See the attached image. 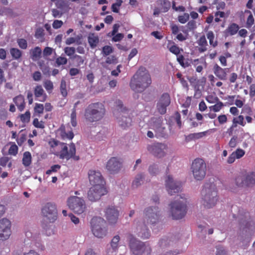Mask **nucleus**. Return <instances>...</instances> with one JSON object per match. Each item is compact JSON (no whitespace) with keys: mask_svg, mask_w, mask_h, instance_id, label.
<instances>
[{"mask_svg":"<svg viewBox=\"0 0 255 255\" xmlns=\"http://www.w3.org/2000/svg\"><path fill=\"white\" fill-rule=\"evenodd\" d=\"M159 217V211L157 207H148L144 211V216L142 224H139L136 227L137 236L142 239H146L150 236L147 226L155 224Z\"/></svg>","mask_w":255,"mask_h":255,"instance_id":"nucleus-1","label":"nucleus"},{"mask_svg":"<svg viewBox=\"0 0 255 255\" xmlns=\"http://www.w3.org/2000/svg\"><path fill=\"white\" fill-rule=\"evenodd\" d=\"M151 83L148 71L145 67H140L131 78L129 86L134 92L141 93L149 87Z\"/></svg>","mask_w":255,"mask_h":255,"instance_id":"nucleus-2","label":"nucleus"},{"mask_svg":"<svg viewBox=\"0 0 255 255\" xmlns=\"http://www.w3.org/2000/svg\"><path fill=\"white\" fill-rule=\"evenodd\" d=\"M51 147H56L59 151L54 153V154L59 157L61 159L69 160L71 158L74 160H78L80 158L79 156L76 155V146L74 143L72 142L69 145V149L67 144L64 142H61L58 141L53 140L49 142Z\"/></svg>","mask_w":255,"mask_h":255,"instance_id":"nucleus-3","label":"nucleus"},{"mask_svg":"<svg viewBox=\"0 0 255 255\" xmlns=\"http://www.w3.org/2000/svg\"><path fill=\"white\" fill-rule=\"evenodd\" d=\"M104 105L100 102L90 104L85 109L84 117L86 122L93 123L101 121L105 115Z\"/></svg>","mask_w":255,"mask_h":255,"instance_id":"nucleus-4","label":"nucleus"},{"mask_svg":"<svg viewBox=\"0 0 255 255\" xmlns=\"http://www.w3.org/2000/svg\"><path fill=\"white\" fill-rule=\"evenodd\" d=\"M201 203L205 208L210 209L215 206L218 201V196L214 185L206 183L201 192Z\"/></svg>","mask_w":255,"mask_h":255,"instance_id":"nucleus-5","label":"nucleus"},{"mask_svg":"<svg viewBox=\"0 0 255 255\" xmlns=\"http://www.w3.org/2000/svg\"><path fill=\"white\" fill-rule=\"evenodd\" d=\"M186 198L185 195H178L176 200L170 204V211L173 219L178 220L185 216L187 212Z\"/></svg>","mask_w":255,"mask_h":255,"instance_id":"nucleus-6","label":"nucleus"},{"mask_svg":"<svg viewBox=\"0 0 255 255\" xmlns=\"http://www.w3.org/2000/svg\"><path fill=\"white\" fill-rule=\"evenodd\" d=\"M129 247L131 252L134 255H150L151 248L146 243L137 240L131 234L128 236Z\"/></svg>","mask_w":255,"mask_h":255,"instance_id":"nucleus-7","label":"nucleus"},{"mask_svg":"<svg viewBox=\"0 0 255 255\" xmlns=\"http://www.w3.org/2000/svg\"><path fill=\"white\" fill-rule=\"evenodd\" d=\"M191 170L194 179L201 181L205 178L206 174V163L203 159L197 158L192 161Z\"/></svg>","mask_w":255,"mask_h":255,"instance_id":"nucleus-8","label":"nucleus"},{"mask_svg":"<svg viewBox=\"0 0 255 255\" xmlns=\"http://www.w3.org/2000/svg\"><path fill=\"white\" fill-rule=\"evenodd\" d=\"M105 220L99 217H94L91 221V230L93 235L98 238H103L106 236L107 229L105 227Z\"/></svg>","mask_w":255,"mask_h":255,"instance_id":"nucleus-9","label":"nucleus"},{"mask_svg":"<svg viewBox=\"0 0 255 255\" xmlns=\"http://www.w3.org/2000/svg\"><path fill=\"white\" fill-rule=\"evenodd\" d=\"M67 202L69 208L76 214H81L86 210V203L82 198L71 196L68 199Z\"/></svg>","mask_w":255,"mask_h":255,"instance_id":"nucleus-10","label":"nucleus"},{"mask_svg":"<svg viewBox=\"0 0 255 255\" xmlns=\"http://www.w3.org/2000/svg\"><path fill=\"white\" fill-rule=\"evenodd\" d=\"M41 213L49 223H54L57 219V210L54 203H46L41 209Z\"/></svg>","mask_w":255,"mask_h":255,"instance_id":"nucleus-11","label":"nucleus"},{"mask_svg":"<svg viewBox=\"0 0 255 255\" xmlns=\"http://www.w3.org/2000/svg\"><path fill=\"white\" fill-rule=\"evenodd\" d=\"M108 190L105 186H92L87 193V197L91 202H96L107 194Z\"/></svg>","mask_w":255,"mask_h":255,"instance_id":"nucleus-12","label":"nucleus"},{"mask_svg":"<svg viewBox=\"0 0 255 255\" xmlns=\"http://www.w3.org/2000/svg\"><path fill=\"white\" fill-rule=\"evenodd\" d=\"M165 185L168 193L171 195L181 191V182L174 181L170 175L167 176Z\"/></svg>","mask_w":255,"mask_h":255,"instance_id":"nucleus-13","label":"nucleus"},{"mask_svg":"<svg viewBox=\"0 0 255 255\" xmlns=\"http://www.w3.org/2000/svg\"><path fill=\"white\" fill-rule=\"evenodd\" d=\"M173 43V44L170 47L168 46L169 51L177 56V61L182 67H188L190 65L188 59H185L183 55L179 54L183 49L179 48L174 42Z\"/></svg>","mask_w":255,"mask_h":255,"instance_id":"nucleus-14","label":"nucleus"},{"mask_svg":"<svg viewBox=\"0 0 255 255\" xmlns=\"http://www.w3.org/2000/svg\"><path fill=\"white\" fill-rule=\"evenodd\" d=\"M171 103L170 95L167 93H163L160 97L157 104L156 109L161 115H164L166 113L167 107Z\"/></svg>","mask_w":255,"mask_h":255,"instance_id":"nucleus-15","label":"nucleus"},{"mask_svg":"<svg viewBox=\"0 0 255 255\" xmlns=\"http://www.w3.org/2000/svg\"><path fill=\"white\" fill-rule=\"evenodd\" d=\"M167 146L166 144L160 143L148 145L147 147L148 151L158 158H161L165 156V150L167 149Z\"/></svg>","mask_w":255,"mask_h":255,"instance_id":"nucleus-16","label":"nucleus"},{"mask_svg":"<svg viewBox=\"0 0 255 255\" xmlns=\"http://www.w3.org/2000/svg\"><path fill=\"white\" fill-rule=\"evenodd\" d=\"M88 177L92 186H105V181L100 171L90 170L88 172Z\"/></svg>","mask_w":255,"mask_h":255,"instance_id":"nucleus-17","label":"nucleus"},{"mask_svg":"<svg viewBox=\"0 0 255 255\" xmlns=\"http://www.w3.org/2000/svg\"><path fill=\"white\" fill-rule=\"evenodd\" d=\"M11 222L6 219L0 220V240L7 239L11 234Z\"/></svg>","mask_w":255,"mask_h":255,"instance_id":"nucleus-18","label":"nucleus"},{"mask_svg":"<svg viewBox=\"0 0 255 255\" xmlns=\"http://www.w3.org/2000/svg\"><path fill=\"white\" fill-rule=\"evenodd\" d=\"M105 215L109 224H114L118 221L119 212L116 207L111 206L106 209Z\"/></svg>","mask_w":255,"mask_h":255,"instance_id":"nucleus-19","label":"nucleus"},{"mask_svg":"<svg viewBox=\"0 0 255 255\" xmlns=\"http://www.w3.org/2000/svg\"><path fill=\"white\" fill-rule=\"evenodd\" d=\"M122 163L117 157H112L107 162L106 168L111 173L118 172L121 167Z\"/></svg>","mask_w":255,"mask_h":255,"instance_id":"nucleus-20","label":"nucleus"},{"mask_svg":"<svg viewBox=\"0 0 255 255\" xmlns=\"http://www.w3.org/2000/svg\"><path fill=\"white\" fill-rule=\"evenodd\" d=\"M229 70V68H223L217 64H215L213 68V71L215 75L219 79L223 81L227 80V75Z\"/></svg>","mask_w":255,"mask_h":255,"instance_id":"nucleus-21","label":"nucleus"},{"mask_svg":"<svg viewBox=\"0 0 255 255\" xmlns=\"http://www.w3.org/2000/svg\"><path fill=\"white\" fill-rule=\"evenodd\" d=\"M58 130L60 132L61 138L63 140H71L74 137V133L71 129L69 125L66 126L63 125H61Z\"/></svg>","mask_w":255,"mask_h":255,"instance_id":"nucleus-22","label":"nucleus"},{"mask_svg":"<svg viewBox=\"0 0 255 255\" xmlns=\"http://www.w3.org/2000/svg\"><path fill=\"white\" fill-rule=\"evenodd\" d=\"M162 118L161 117L152 118L149 122L150 128L155 131L159 130L161 128Z\"/></svg>","mask_w":255,"mask_h":255,"instance_id":"nucleus-23","label":"nucleus"},{"mask_svg":"<svg viewBox=\"0 0 255 255\" xmlns=\"http://www.w3.org/2000/svg\"><path fill=\"white\" fill-rule=\"evenodd\" d=\"M124 114H125V113L120 114L121 117L119 118L118 122L119 125L123 128L125 129L131 125L132 120L130 117H127Z\"/></svg>","mask_w":255,"mask_h":255,"instance_id":"nucleus-24","label":"nucleus"},{"mask_svg":"<svg viewBox=\"0 0 255 255\" xmlns=\"http://www.w3.org/2000/svg\"><path fill=\"white\" fill-rule=\"evenodd\" d=\"M197 43L199 46L198 50L200 53H203L207 50L208 42L206 37L203 35L197 40Z\"/></svg>","mask_w":255,"mask_h":255,"instance_id":"nucleus-25","label":"nucleus"},{"mask_svg":"<svg viewBox=\"0 0 255 255\" xmlns=\"http://www.w3.org/2000/svg\"><path fill=\"white\" fill-rule=\"evenodd\" d=\"M13 101L19 111L21 112L24 110L25 103L23 96L21 95H18L13 98Z\"/></svg>","mask_w":255,"mask_h":255,"instance_id":"nucleus-26","label":"nucleus"},{"mask_svg":"<svg viewBox=\"0 0 255 255\" xmlns=\"http://www.w3.org/2000/svg\"><path fill=\"white\" fill-rule=\"evenodd\" d=\"M245 175V187H252L255 185V172H252Z\"/></svg>","mask_w":255,"mask_h":255,"instance_id":"nucleus-27","label":"nucleus"},{"mask_svg":"<svg viewBox=\"0 0 255 255\" xmlns=\"http://www.w3.org/2000/svg\"><path fill=\"white\" fill-rule=\"evenodd\" d=\"M35 97L37 98L42 97V99H39V101L43 102L45 101L46 95L44 93V91L41 85H37L35 87L34 90Z\"/></svg>","mask_w":255,"mask_h":255,"instance_id":"nucleus-28","label":"nucleus"},{"mask_svg":"<svg viewBox=\"0 0 255 255\" xmlns=\"http://www.w3.org/2000/svg\"><path fill=\"white\" fill-rule=\"evenodd\" d=\"M239 29V25L235 23H233L229 25L228 28L225 30V33L227 36H232L236 34Z\"/></svg>","mask_w":255,"mask_h":255,"instance_id":"nucleus-29","label":"nucleus"},{"mask_svg":"<svg viewBox=\"0 0 255 255\" xmlns=\"http://www.w3.org/2000/svg\"><path fill=\"white\" fill-rule=\"evenodd\" d=\"M30 53L31 58L35 61L38 60L41 57L42 51L39 47L37 46L31 49Z\"/></svg>","mask_w":255,"mask_h":255,"instance_id":"nucleus-30","label":"nucleus"},{"mask_svg":"<svg viewBox=\"0 0 255 255\" xmlns=\"http://www.w3.org/2000/svg\"><path fill=\"white\" fill-rule=\"evenodd\" d=\"M236 185L238 187H245V175L241 173L236 176L235 179Z\"/></svg>","mask_w":255,"mask_h":255,"instance_id":"nucleus-31","label":"nucleus"},{"mask_svg":"<svg viewBox=\"0 0 255 255\" xmlns=\"http://www.w3.org/2000/svg\"><path fill=\"white\" fill-rule=\"evenodd\" d=\"M207 37L209 41L210 45L213 48H215L218 45V41L215 40V35L212 31H209L207 33Z\"/></svg>","mask_w":255,"mask_h":255,"instance_id":"nucleus-32","label":"nucleus"},{"mask_svg":"<svg viewBox=\"0 0 255 255\" xmlns=\"http://www.w3.org/2000/svg\"><path fill=\"white\" fill-rule=\"evenodd\" d=\"M215 100L216 101H217L216 104L214 105L210 106L209 109L211 111H213L214 112H218L222 109L224 105L223 102L219 101V99L218 97H216Z\"/></svg>","mask_w":255,"mask_h":255,"instance_id":"nucleus-33","label":"nucleus"},{"mask_svg":"<svg viewBox=\"0 0 255 255\" xmlns=\"http://www.w3.org/2000/svg\"><path fill=\"white\" fill-rule=\"evenodd\" d=\"M144 178V175L141 174H137L135 177L134 180L132 182V187L134 188H137L139 186L141 185L143 183V179Z\"/></svg>","mask_w":255,"mask_h":255,"instance_id":"nucleus-34","label":"nucleus"},{"mask_svg":"<svg viewBox=\"0 0 255 255\" xmlns=\"http://www.w3.org/2000/svg\"><path fill=\"white\" fill-rule=\"evenodd\" d=\"M88 42L90 47L92 48L96 47L99 43V38L94 34L90 35L88 37Z\"/></svg>","mask_w":255,"mask_h":255,"instance_id":"nucleus-35","label":"nucleus"},{"mask_svg":"<svg viewBox=\"0 0 255 255\" xmlns=\"http://www.w3.org/2000/svg\"><path fill=\"white\" fill-rule=\"evenodd\" d=\"M31 163V155L29 151H25L23 153L22 164L25 166H28Z\"/></svg>","mask_w":255,"mask_h":255,"instance_id":"nucleus-36","label":"nucleus"},{"mask_svg":"<svg viewBox=\"0 0 255 255\" xmlns=\"http://www.w3.org/2000/svg\"><path fill=\"white\" fill-rule=\"evenodd\" d=\"M159 1L161 12H167L171 7L170 2L168 0H160Z\"/></svg>","mask_w":255,"mask_h":255,"instance_id":"nucleus-37","label":"nucleus"},{"mask_svg":"<svg viewBox=\"0 0 255 255\" xmlns=\"http://www.w3.org/2000/svg\"><path fill=\"white\" fill-rule=\"evenodd\" d=\"M10 53L12 57L15 60L19 59L22 56V52L16 48H10Z\"/></svg>","mask_w":255,"mask_h":255,"instance_id":"nucleus-38","label":"nucleus"},{"mask_svg":"<svg viewBox=\"0 0 255 255\" xmlns=\"http://www.w3.org/2000/svg\"><path fill=\"white\" fill-rule=\"evenodd\" d=\"M60 90L61 95L63 97L66 98L67 96V91L66 89V81L64 79H62L61 81Z\"/></svg>","mask_w":255,"mask_h":255,"instance_id":"nucleus-39","label":"nucleus"},{"mask_svg":"<svg viewBox=\"0 0 255 255\" xmlns=\"http://www.w3.org/2000/svg\"><path fill=\"white\" fill-rule=\"evenodd\" d=\"M44 110V106L42 104L35 103L34 108V114L37 116H39L43 113Z\"/></svg>","mask_w":255,"mask_h":255,"instance_id":"nucleus-40","label":"nucleus"},{"mask_svg":"<svg viewBox=\"0 0 255 255\" xmlns=\"http://www.w3.org/2000/svg\"><path fill=\"white\" fill-rule=\"evenodd\" d=\"M233 122L235 126L239 124L243 127H244L246 124V122H244V118L242 115H240L237 118H234Z\"/></svg>","mask_w":255,"mask_h":255,"instance_id":"nucleus-41","label":"nucleus"},{"mask_svg":"<svg viewBox=\"0 0 255 255\" xmlns=\"http://www.w3.org/2000/svg\"><path fill=\"white\" fill-rule=\"evenodd\" d=\"M73 59L74 60L77 67H80L81 65H83L85 60V58H83L78 55H74Z\"/></svg>","mask_w":255,"mask_h":255,"instance_id":"nucleus-42","label":"nucleus"},{"mask_svg":"<svg viewBox=\"0 0 255 255\" xmlns=\"http://www.w3.org/2000/svg\"><path fill=\"white\" fill-rule=\"evenodd\" d=\"M120 240L119 236L117 235L114 237L111 242V246L114 251H116L119 245V242Z\"/></svg>","mask_w":255,"mask_h":255,"instance_id":"nucleus-43","label":"nucleus"},{"mask_svg":"<svg viewBox=\"0 0 255 255\" xmlns=\"http://www.w3.org/2000/svg\"><path fill=\"white\" fill-rule=\"evenodd\" d=\"M30 113L29 111H27L24 114L19 116L20 119L22 123H27L30 121Z\"/></svg>","mask_w":255,"mask_h":255,"instance_id":"nucleus-44","label":"nucleus"},{"mask_svg":"<svg viewBox=\"0 0 255 255\" xmlns=\"http://www.w3.org/2000/svg\"><path fill=\"white\" fill-rule=\"evenodd\" d=\"M38 65L39 66L40 69L42 71L43 74L44 75H49L50 73V69L48 66L45 65L44 64L43 61H40L38 62Z\"/></svg>","mask_w":255,"mask_h":255,"instance_id":"nucleus-45","label":"nucleus"},{"mask_svg":"<svg viewBox=\"0 0 255 255\" xmlns=\"http://www.w3.org/2000/svg\"><path fill=\"white\" fill-rule=\"evenodd\" d=\"M33 125L38 128L43 129L45 128V123L42 121H39L37 118H35L33 120Z\"/></svg>","mask_w":255,"mask_h":255,"instance_id":"nucleus-46","label":"nucleus"},{"mask_svg":"<svg viewBox=\"0 0 255 255\" xmlns=\"http://www.w3.org/2000/svg\"><path fill=\"white\" fill-rule=\"evenodd\" d=\"M148 172L152 176L156 175L158 172V168L157 164L150 165L148 168Z\"/></svg>","mask_w":255,"mask_h":255,"instance_id":"nucleus-47","label":"nucleus"},{"mask_svg":"<svg viewBox=\"0 0 255 255\" xmlns=\"http://www.w3.org/2000/svg\"><path fill=\"white\" fill-rule=\"evenodd\" d=\"M43 86L48 93H51L54 87L53 83L49 80H46L44 82Z\"/></svg>","mask_w":255,"mask_h":255,"instance_id":"nucleus-48","label":"nucleus"},{"mask_svg":"<svg viewBox=\"0 0 255 255\" xmlns=\"http://www.w3.org/2000/svg\"><path fill=\"white\" fill-rule=\"evenodd\" d=\"M189 19V14L188 13H184L182 15L178 16V21L182 23H185Z\"/></svg>","mask_w":255,"mask_h":255,"instance_id":"nucleus-49","label":"nucleus"},{"mask_svg":"<svg viewBox=\"0 0 255 255\" xmlns=\"http://www.w3.org/2000/svg\"><path fill=\"white\" fill-rule=\"evenodd\" d=\"M18 147L15 143H12L8 149V153L10 155H16L18 152Z\"/></svg>","mask_w":255,"mask_h":255,"instance_id":"nucleus-50","label":"nucleus"},{"mask_svg":"<svg viewBox=\"0 0 255 255\" xmlns=\"http://www.w3.org/2000/svg\"><path fill=\"white\" fill-rule=\"evenodd\" d=\"M17 43L19 47L22 49H26L27 47V41L23 38H19L17 40Z\"/></svg>","mask_w":255,"mask_h":255,"instance_id":"nucleus-51","label":"nucleus"},{"mask_svg":"<svg viewBox=\"0 0 255 255\" xmlns=\"http://www.w3.org/2000/svg\"><path fill=\"white\" fill-rule=\"evenodd\" d=\"M255 23V19L252 14L249 15L246 21V27L247 28H251Z\"/></svg>","mask_w":255,"mask_h":255,"instance_id":"nucleus-52","label":"nucleus"},{"mask_svg":"<svg viewBox=\"0 0 255 255\" xmlns=\"http://www.w3.org/2000/svg\"><path fill=\"white\" fill-rule=\"evenodd\" d=\"M186 27L188 31L194 30L197 27L196 21L194 20H190L187 23Z\"/></svg>","mask_w":255,"mask_h":255,"instance_id":"nucleus-53","label":"nucleus"},{"mask_svg":"<svg viewBox=\"0 0 255 255\" xmlns=\"http://www.w3.org/2000/svg\"><path fill=\"white\" fill-rule=\"evenodd\" d=\"M61 168V166L59 164H55L51 166L50 168L47 170L46 172V174L50 175L52 172H56L59 170Z\"/></svg>","mask_w":255,"mask_h":255,"instance_id":"nucleus-54","label":"nucleus"},{"mask_svg":"<svg viewBox=\"0 0 255 255\" xmlns=\"http://www.w3.org/2000/svg\"><path fill=\"white\" fill-rule=\"evenodd\" d=\"M113 49L110 46L106 45L103 47L102 53L104 56H108L110 53H112Z\"/></svg>","mask_w":255,"mask_h":255,"instance_id":"nucleus-55","label":"nucleus"},{"mask_svg":"<svg viewBox=\"0 0 255 255\" xmlns=\"http://www.w3.org/2000/svg\"><path fill=\"white\" fill-rule=\"evenodd\" d=\"M56 63L58 66L65 65L67 63V59L65 57L60 56L56 58Z\"/></svg>","mask_w":255,"mask_h":255,"instance_id":"nucleus-56","label":"nucleus"},{"mask_svg":"<svg viewBox=\"0 0 255 255\" xmlns=\"http://www.w3.org/2000/svg\"><path fill=\"white\" fill-rule=\"evenodd\" d=\"M75 48L73 47H66L64 48V52L67 56H71L75 53Z\"/></svg>","mask_w":255,"mask_h":255,"instance_id":"nucleus-57","label":"nucleus"},{"mask_svg":"<svg viewBox=\"0 0 255 255\" xmlns=\"http://www.w3.org/2000/svg\"><path fill=\"white\" fill-rule=\"evenodd\" d=\"M170 27L172 32V34L173 35H176L179 31V26L173 23L170 24Z\"/></svg>","mask_w":255,"mask_h":255,"instance_id":"nucleus-58","label":"nucleus"},{"mask_svg":"<svg viewBox=\"0 0 255 255\" xmlns=\"http://www.w3.org/2000/svg\"><path fill=\"white\" fill-rule=\"evenodd\" d=\"M234 153L237 159H239L242 157L245 154V151L240 148L237 149L235 151L233 152Z\"/></svg>","mask_w":255,"mask_h":255,"instance_id":"nucleus-59","label":"nucleus"},{"mask_svg":"<svg viewBox=\"0 0 255 255\" xmlns=\"http://www.w3.org/2000/svg\"><path fill=\"white\" fill-rule=\"evenodd\" d=\"M44 30L42 28H37L35 31V36L37 38H42L44 36Z\"/></svg>","mask_w":255,"mask_h":255,"instance_id":"nucleus-60","label":"nucleus"},{"mask_svg":"<svg viewBox=\"0 0 255 255\" xmlns=\"http://www.w3.org/2000/svg\"><path fill=\"white\" fill-rule=\"evenodd\" d=\"M106 62L108 64H115L117 62V59L115 56L110 55L107 58Z\"/></svg>","mask_w":255,"mask_h":255,"instance_id":"nucleus-61","label":"nucleus"},{"mask_svg":"<svg viewBox=\"0 0 255 255\" xmlns=\"http://www.w3.org/2000/svg\"><path fill=\"white\" fill-rule=\"evenodd\" d=\"M216 249V255H227L226 251L223 247L218 246Z\"/></svg>","mask_w":255,"mask_h":255,"instance_id":"nucleus-62","label":"nucleus"},{"mask_svg":"<svg viewBox=\"0 0 255 255\" xmlns=\"http://www.w3.org/2000/svg\"><path fill=\"white\" fill-rule=\"evenodd\" d=\"M10 158L7 156H3L0 158V165L5 167L8 162Z\"/></svg>","mask_w":255,"mask_h":255,"instance_id":"nucleus-63","label":"nucleus"},{"mask_svg":"<svg viewBox=\"0 0 255 255\" xmlns=\"http://www.w3.org/2000/svg\"><path fill=\"white\" fill-rule=\"evenodd\" d=\"M63 24V22L62 20H55L53 22L52 26L54 29H58L60 28Z\"/></svg>","mask_w":255,"mask_h":255,"instance_id":"nucleus-64","label":"nucleus"}]
</instances>
